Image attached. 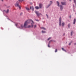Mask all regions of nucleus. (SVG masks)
I'll return each instance as SVG.
<instances>
[{
  "label": "nucleus",
  "instance_id": "f257e3e1",
  "mask_svg": "<svg viewBox=\"0 0 76 76\" xmlns=\"http://www.w3.org/2000/svg\"><path fill=\"white\" fill-rule=\"evenodd\" d=\"M31 20H29L26 21L24 23V28H27V25L28 23H29L30 22H31Z\"/></svg>",
  "mask_w": 76,
  "mask_h": 76
},
{
  "label": "nucleus",
  "instance_id": "f03ea898",
  "mask_svg": "<svg viewBox=\"0 0 76 76\" xmlns=\"http://www.w3.org/2000/svg\"><path fill=\"white\" fill-rule=\"evenodd\" d=\"M31 21L32 22V23H31L32 28H33V26L34 27V28H36L37 25H35L34 26V22L33 21H32V20H31Z\"/></svg>",
  "mask_w": 76,
  "mask_h": 76
},
{
  "label": "nucleus",
  "instance_id": "7ed1b4c3",
  "mask_svg": "<svg viewBox=\"0 0 76 76\" xmlns=\"http://www.w3.org/2000/svg\"><path fill=\"white\" fill-rule=\"evenodd\" d=\"M15 6L16 7H18L20 9H21V7H20V6L19 5V2L18 1H17L16 2V4L15 5Z\"/></svg>",
  "mask_w": 76,
  "mask_h": 76
},
{
  "label": "nucleus",
  "instance_id": "20e7f679",
  "mask_svg": "<svg viewBox=\"0 0 76 76\" xmlns=\"http://www.w3.org/2000/svg\"><path fill=\"white\" fill-rule=\"evenodd\" d=\"M59 25L60 26L61 25V17L59 18Z\"/></svg>",
  "mask_w": 76,
  "mask_h": 76
},
{
  "label": "nucleus",
  "instance_id": "39448f33",
  "mask_svg": "<svg viewBox=\"0 0 76 76\" xmlns=\"http://www.w3.org/2000/svg\"><path fill=\"white\" fill-rule=\"evenodd\" d=\"M39 9H41L42 7V6H43V5L42 4L40 3L39 4Z\"/></svg>",
  "mask_w": 76,
  "mask_h": 76
},
{
  "label": "nucleus",
  "instance_id": "423d86ee",
  "mask_svg": "<svg viewBox=\"0 0 76 76\" xmlns=\"http://www.w3.org/2000/svg\"><path fill=\"white\" fill-rule=\"evenodd\" d=\"M35 13L38 16H39V15H41V14H40V13H39V12H38L37 11H36Z\"/></svg>",
  "mask_w": 76,
  "mask_h": 76
},
{
  "label": "nucleus",
  "instance_id": "0eeeda50",
  "mask_svg": "<svg viewBox=\"0 0 76 76\" xmlns=\"http://www.w3.org/2000/svg\"><path fill=\"white\" fill-rule=\"evenodd\" d=\"M56 3H57L58 6V7H60V3L59 2H58V1H56Z\"/></svg>",
  "mask_w": 76,
  "mask_h": 76
},
{
  "label": "nucleus",
  "instance_id": "6e6552de",
  "mask_svg": "<svg viewBox=\"0 0 76 76\" xmlns=\"http://www.w3.org/2000/svg\"><path fill=\"white\" fill-rule=\"evenodd\" d=\"M76 22V19L75 18L73 22V23L74 25H75V23Z\"/></svg>",
  "mask_w": 76,
  "mask_h": 76
},
{
  "label": "nucleus",
  "instance_id": "1a4fd4ad",
  "mask_svg": "<svg viewBox=\"0 0 76 76\" xmlns=\"http://www.w3.org/2000/svg\"><path fill=\"white\" fill-rule=\"evenodd\" d=\"M30 9H32L33 11H34V7H33V6L30 7Z\"/></svg>",
  "mask_w": 76,
  "mask_h": 76
},
{
  "label": "nucleus",
  "instance_id": "9d476101",
  "mask_svg": "<svg viewBox=\"0 0 76 76\" xmlns=\"http://www.w3.org/2000/svg\"><path fill=\"white\" fill-rule=\"evenodd\" d=\"M61 3L62 5H66V2H61Z\"/></svg>",
  "mask_w": 76,
  "mask_h": 76
},
{
  "label": "nucleus",
  "instance_id": "9b49d317",
  "mask_svg": "<svg viewBox=\"0 0 76 76\" xmlns=\"http://www.w3.org/2000/svg\"><path fill=\"white\" fill-rule=\"evenodd\" d=\"M63 6H62V5H60V9L61 10H63Z\"/></svg>",
  "mask_w": 76,
  "mask_h": 76
},
{
  "label": "nucleus",
  "instance_id": "f8f14e48",
  "mask_svg": "<svg viewBox=\"0 0 76 76\" xmlns=\"http://www.w3.org/2000/svg\"><path fill=\"white\" fill-rule=\"evenodd\" d=\"M35 8L36 9H39V7L38 6H36L35 7Z\"/></svg>",
  "mask_w": 76,
  "mask_h": 76
},
{
  "label": "nucleus",
  "instance_id": "ddd939ff",
  "mask_svg": "<svg viewBox=\"0 0 76 76\" xmlns=\"http://www.w3.org/2000/svg\"><path fill=\"white\" fill-rule=\"evenodd\" d=\"M26 10H29V8L27 7H26Z\"/></svg>",
  "mask_w": 76,
  "mask_h": 76
},
{
  "label": "nucleus",
  "instance_id": "4468645a",
  "mask_svg": "<svg viewBox=\"0 0 76 76\" xmlns=\"http://www.w3.org/2000/svg\"><path fill=\"white\" fill-rule=\"evenodd\" d=\"M9 10L8 9L7 10V11L6 12L7 13H9Z\"/></svg>",
  "mask_w": 76,
  "mask_h": 76
},
{
  "label": "nucleus",
  "instance_id": "2eb2a0df",
  "mask_svg": "<svg viewBox=\"0 0 76 76\" xmlns=\"http://www.w3.org/2000/svg\"><path fill=\"white\" fill-rule=\"evenodd\" d=\"M50 2L51 3H52L48 5V7H49V6H50L51 5V4H52L53 3V1H50Z\"/></svg>",
  "mask_w": 76,
  "mask_h": 76
},
{
  "label": "nucleus",
  "instance_id": "dca6fc26",
  "mask_svg": "<svg viewBox=\"0 0 76 76\" xmlns=\"http://www.w3.org/2000/svg\"><path fill=\"white\" fill-rule=\"evenodd\" d=\"M64 23L63 22L62 23V26H64Z\"/></svg>",
  "mask_w": 76,
  "mask_h": 76
},
{
  "label": "nucleus",
  "instance_id": "f3484780",
  "mask_svg": "<svg viewBox=\"0 0 76 76\" xmlns=\"http://www.w3.org/2000/svg\"><path fill=\"white\" fill-rule=\"evenodd\" d=\"M62 50H63V51H66V50H64V48H62Z\"/></svg>",
  "mask_w": 76,
  "mask_h": 76
},
{
  "label": "nucleus",
  "instance_id": "a211bd4d",
  "mask_svg": "<svg viewBox=\"0 0 76 76\" xmlns=\"http://www.w3.org/2000/svg\"><path fill=\"white\" fill-rule=\"evenodd\" d=\"M42 29H44V30H45V28L44 27H42L41 28Z\"/></svg>",
  "mask_w": 76,
  "mask_h": 76
},
{
  "label": "nucleus",
  "instance_id": "6ab92c4d",
  "mask_svg": "<svg viewBox=\"0 0 76 76\" xmlns=\"http://www.w3.org/2000/svg\"><path fill=\"white\" fill-rule=\"evenodd\" d=\"M42 33H45V32H46L44 31H42Z\"/></svg>",
  "mask_w": 76,
  "mask_h": 76
},
{
  "label": "nucleus",
  "instance_id": "aec40b11",
  "mask_svg": "<svg viewBox=\"0 0 76 76\" xmlns=\"http://www.w3.org/2000/svg\"><path fill=\"white\" fill-rule=\"evenodd\" d=\"M20 27L21 28H23V25L22 24L21 26H20Z\"/></svg>",
  "mask_w": 76,
  "mask_h": 76
},
{
  "label": "nucleus",
  "instance_id": "412c9836",
  "mask_svg": "<svg viewBox=\"0 0 76 76\" xmlns=\"http://www.w3.org/2000/svg\"><path fill=\"white\" fill-rule=\"evenodd\" d=\"M51 37H49V38H48V41L50 40V39H51Z\"/></svg>",
  "mask_w": 76,
  "mask_h": 76
},
{
  "label": "nucleus",
  "instance_id": "4be33fe9",
  "mask_svg": "<svg viewBox=\"0 0 76 76\" xmlns=\"http://www.w3.org/2000/svg\"><path fill=\"white\" fill-rule=\"evenodd\" d=\"M18 1L19 2H20V1L22 2V0H18Z\"/></svg>",
  "mask_w": 76,
  "mask_h": 76
},
{
  "label": "nucleus",
  "instance_id": "5701e85b",
  "mask_svg": "<svg viewBox=\"0 0 76 76\" xmlns=\"http://www.w3.org/2000/svg\"><path fill=\"white\" fill-rule=\"evenodd\" d=\"M57 51V49H56L55 50V52L56 53Z\"/></svg>",
  "mask_w": 76,
  "mask_h": 76
},
{
  "label": "nucleus",
  "instance_id": "b1692460",
  "mask_svg": "<svg viewBox=\"0 0 76 76\" xmlns=\"http://www.w3.org/2000/svg\"><path fill=\"white\" fill-rule=\"evenodd\" d=\"M31 26L29 25L28 26V28H31Z\"/></svg>",
  "mask_w": 76,
  "mask_h": 76
},
{
  "label": "nucleus",
  "instance_id": "393cba45",
  "mask_svg": "<svg viewBox=\"0 0 76 76\" xmlns=\"http://www.w3.org/2000/svg\"><path fill=\"white\" fill-rule=\"evenodd\" d=\"M18 23H16V24H15V25L16 26H18Z\"/></svg>",
  "mask_w": 76,
  "mask_h": 76
},
{
  "label": "nucleus",
  "instance_id": "a878e982",
  "mask_svg": "<svg viewBox=\"0 0 76 76\" xmlns=\"http://www.w3.org/2000/svg\"><path fill=\"white\" fill-rule=\"evenodd\" d=\"M68 28H70V24H69L68 25Z\"/></svg>",
  "mask_w": 76,
  "mask_h": 76
},
{
  "label": "nucleus",
  "instance_id": "bb28decb",
  "mask_svg": "<svg viewBox=\"0 0 76 76\" xmlns=\"http://www.w3.org/2000/svg\"><path fill=\"white\" fill-rule=\"evenodd\" d=\"M72 33H73V32L72 31L71 32V35H72Z\"/></svg>",
  "mask_w": 76,
  "mask_h": 76
},
{
  "label": "nucleus",
  "instance_id": "cd10ccee",
  "mask_svg": "<svg viewBox=\"0 0 76 76\" xmlns=\"http://www.w3.org/2000/svg\"><path fill=\"white\" fill-rule=\"evenodd\" d=\"M71 45V43H70L69 44V45Z\"/></svg>",
  "mask_w": 76,
  "mask_h": 76
},
{
  "label": "nucleus",
  "instance_id": "c85d7f7f",
  "mask_svg": "<svg viewBox=\"0 0 76 76\" xmlns=\"http://www.w3.org/2000/svg\"><path fill=\"white\" fill-rule=\"evenodd\" d=\"M48 47H50V45H48Z\"/></svg>",
  "mask_w": 76,
  "mask_h": 76
},
{
  "label": "nucleus",
  "instance_id": "c756f323",
  "mask_svg": "<svg viewBox=\"0 0 76 76\" xmlns=\"http://www.w3.org/2000/svg\"><path fill=\"white\" fill-rule=\"evenodd\" d=\"M37 20V21H39V20Z\"/></svg>",
  "mask_w": 76,
  "mask_h": 76
},
{
  "label": "nucleus",
  "instance_id": "7c9ffc66",
  "mask_svg": "<svg viewBox=\"0 0 76 76\" xmlns=\"http://www.w3.org/2000/svg\"><path fill=\"white\" fill-rule=\"evenodd\" d=\"M46 16H47V17L48 18V15H47V14H46Z\"/></svg>",
  "mask_w": 76,
  "mask_h": 76
},
{
  "label": "nucleus",
  "instance_id": "2f4dec72",
  "mask_svg": "<svg viewBox=\"0 0 76 76\" xmlns=\"http://www.w3.org/2000/svg\"><path fill=\"white\" fill-rule=\"evenodd\" d=\"M70 1H71L72 0H69Z\"/></svg>",
  "mask_w": 76,
  "mask_h": 76
},
{
  "label": "nucleus",
  "instance_id": "473e14b6",
  "mask_svg": "<svg viewBox=\"0 0 76 76\" xmlns=\"http://www.w3.org/2000/svg\"><path fill=\"white\" fill-rule=\"evenodd\" d=\"M24 0H22V1H24Z\"/></svg>",
  "mask_w": 76,
  "mask_h": 76
},
{
  "label": "nucleus",
  "instance_id": "72a5a7b5",
  "mask_svg": "<svg viewBox=\"0 0 76 76\" xmlns=\"http://www.w3.org/2000/svg\"><path fill=\"white\" fill-rule=\"evenodd\" d=\"M22 13H21V14H20V15H22Z\"/></svg>",
  "mask_w": 76,
  "mask_h": 76
},
{
  "label": "nucleus",
  "instance_id": "f704fd0d",
  "mask_svg": "<svg viewBox=\"0 0 76 76\" xmlns=\"http://www.w3.org/2000/svg\"><path fill=\"white\" fill-rule=\"evenodd\" d=\"M64 35H65V34H64Z\"/></svg>",
  "mask_w": 76,
  "mask_h": 76
},
{
  "label": "nucleus",
  "instance_id": "c9c22d12",
  "mask_svg": "<svg viewBox=\"0 0 76 76\" xmlns=\"http://www.w3.org/2000/svg\"><path fill=\"white\" fill-rule=\"evenodd\" d=\"M50 42H51V41H50Z\"/></svg>",
  "mask_w": 76,
  "mask_h": 76
}]
</instances>
